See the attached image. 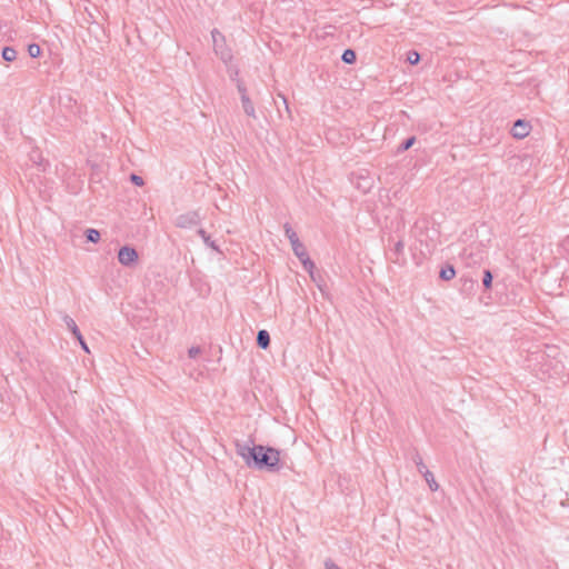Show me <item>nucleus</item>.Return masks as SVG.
I'll list each match as a JSON object with an SVG mask.
<instances>
[{
	"label": "nucleus",
	"instance_id": "nucleus-1",
	"mask_svg": "<svg viewBox=\"0 0 569 569\" xmlns=\"http://www.w3.org/2000/svg\"><path fill=\"white\" fill-rule=\"evenodd\" d=\"M236 453L250 469L278 472L282 468L281 451L264 445H256L253 439L234 441Z\"/></svg>",
	"mask_w": 569,
	"mask_h": 569
},
{
	"label": "nucleus",
	"instance_id": "nucleus-2",
	"mask_svg": "<svg viewBox=\"0 0 569 569\" xmlns=\"http://www.w3.org/2000/svg\"><path fill=\"white\" fill-rule=\"evenodd\" d=\"M284 234L290 241L291 248L296 257L300 260L303 268L311 272L315 268L313 261L310 259L305 244L299 240L297 232L292 229L290 223L286 222L283 224Z\"/></svg>",
	"mask_w": 569,
	"mask_h": 569
},
{
	"label": "nucleus",
	"instance_id": "nucleus-3",
	"mask_svg": "<svg viewBox=\"0 0 569 569\" xmlns=\"http://www.w3.org/2000/svg\"><path fill=\"white\" fill-rule=\"evenodd\" d=\"M139 254L136 248L123 246L118 251V261L124 267H132L138 262Z\"/></svg>",
	"mask_w": 569,
	"mask_h": 569
},
{
	"label": "nucleus",
	"instance_id": "nucleus-4",
	"mask_svg": "<svg viewBox=\"0 0 569 569\" xmlns=\"http://www.w3.org/2000/svg\"><path fill=\"white\" fill-rule=\"evenodd\" d=\"M201 221V217L197 210L181 213L176 218V227L181 229L192 228L198 226Z\"/></svg>",
	"mask_w": 569,
	"mask_h": 569
},
{
	"label": "nucleus",
	"instance_id": "nucleus-5",
	"mask_svg": "<svg viewBox=\"0 0 569 569\" xmlns=\"http://www.w3.org/2000/svg\"><path fill=\"white\" fill-rule=\"evenodd\" d=\"M237 89H238V92L240 93V99H241V103H242L244 113L248 117L256 118L254 106H253L252 101L250 100V98L247 93V88L242 81H240V80L237 81Z\"/></svg>",
	"mask_w": 569,
	"mask_h": 569
},
{
	"label": "nucleus",
	"instance_id": "nucleus-6",
	"mask_svg": "<svg viewBox=\"0 0 569 569\" xmlns=\"http://www.w3.org/2000/svg\"><path fill=\"white\" fill-rule=\"evenodd\" d=\"M211 36L213 40L214 52L220 57L222 61L227 62L228 60H230L232 57L230 51L223 49L222 43H219V41H224L223 34L218 29H213L211 31Z\"/></svg>",
	"mask_w": 569,
	"mask_h": 569
},
{
	"label": "nucleus",
	"instance_id": "nucleus-7",
	"mask_svg": "<svg viewBox=\"0 0 569 569\" xmlns=\"http://www.w3.org/2000/svg\"><path fill=\"white\" fill-rule=\"evenodd\" d=\"M459 291L465 296H473L478 288V279L468 274H462L459 278Z\"/></svg>",
	"mask_w": 569,
	"mask_h": 569
},
{
	"label": "nucleus",
	"instance_id": "nucleus-8",
	"mask_svg": "<svg viewBox=\"0 0 569 569\" xmlns=\"http://www.w3.org/2000/svg\"><path fill=\"white\" fill-rule=\"evenodd\" d=\"M62 319H63V322L66 323L67 328L71 331L72 336L80 343L81 349L84 352L90 353L89 347H88L83 336L81 335L76 321L68 315H64Z\"/></svg>",
	"mask_w": 569,
	"mask_h": 569
},
{
	"label": "nucleus",
	"instance_id": "nucleus-9",
	"mask_svg": "<svg viewBox=\"0 0 569 569\" xmlns=\"http://www.w3.org/2000/svg\"><path fill=\"white\" fill-rule=\"evenodd\" d=\"M530 124L526 120L518 119L515 121L512 128H511V134L513 138L517 139H523L526 138L530 132Z\"/></svg>",
	"mask_w": 569,
	"mask_h": 569
},
{
	"label": "nucleus",
	"instance_id": "nucleus-10",
	"mask_svg": "<svg viewBox=\"0 0 569 569\" xmlns=\"http://www.w3.org/2000/svg\"><path fill=\"white\" fill-rule=\"evenodd\" d=\"M257 346L261 349H268L270 346V335L267 330L261 329L257 333Z\"/></svg>",
	"mask_w": 569,
	"mask_h": 569
},
{
	"label": "nucleus",
	"instance_id": "nucleus-11",
	"mask_svg": "<svg viewBox=\"0 0 569 569\" xmlns=\"http://www.w3.org/2000/svg\"><path fill=\"white\" fill-rule=\"evenodd\" d=\"M456 277V269L452 264L446 263L441 267L439 278L443 281H449Z\"/></svg>",
	"mask_w": 569,
	"mask_h": 569
},
{
	"label": "nucleus",
	"instance_id": "nucleus-12",
	"mask_svg": "<svg viewBox=\"0 0 569 569\" xmlns=\"http://www.w3.org/2000/svg\"><path fill=\"white\" fill-rule=\"evenodd\" d=\"M197 233L202 238L206 246L217 252H221L219 246L216 243V241L211 240L210 236L207 234L204 229H198Z\"/></svg>",
	"mask_w": 569,
	"mask_h": 569
},
{
	"label": "nucleus",
	"instance_id": "nucleus-13",
	"mask_svg": "<svg viewBox=\"0 0 569 569\" xmlns=\"http://www.w3.org/2000/svg\"><path fill=\"white\" fill-rule=\"evenodd\" d=\"M422 476L425 477L430 490L437 491L439 488V485L437 483V481L433 477V473L431 471H429L428 469H426Z\"/></svg>",
	"mask_w": 569,
	"mask_h": 569
},
{
	"label": "nucleus",
	"instance_id": "nucleus-14",
	"mask_svg": "<svg viewBox=\"0 0 569 569\" xmlns=\"http://www.w3.org/2000/svg\"><path fill=\"white\" fill-rule=\"evenodd\" d=\"M416 142V137L411 136L405 139L397 148V153L405 152L409 150Z\"/></svg>",
	"mask_w": 569,
	"mask_h": 569
},
{
	"label": "nucleus",
	"instance_id": "nucleus-15",
	"mask_svg": "<svg viewBox=\"0 0 569 569\" xmlns=\"http://www.w3.org/2000/svg\"><path fill=\"white\" fill-rule=\"evenodd\" d=\"M2 58L4 61L12 62L17 59V51L12 47H4L2 49Z\"/></svg>",
	"mask_w": 569,
	"mask_h": 569
},
{
	"label": "nucleus",
	"instance_id": "nucleus-16",
	"mask_svg": "<svg viewBox=\"0 0 569 569\" xmlns=\"http://www.w3.org/2000/svg\"><path fill=\"white\" fill-rule=\"evenodd\" d=\"M84 236L87 238V241L92 242V243H97L100 240V237H101L99 230L93 229V228L87 229L84 231Z\"/></svg>",
	"mask_w": 569,
	"mask_h": 569
},
{
	"label": "nucleus",
	"instance_id": "nucleus-17",
	"mask_svg": "<svg viewBox=\"0 0 569 569\" xmlns=\"http://www.w3.org/2000/svg\"><path fill=\"white\" fill-rule=\"evenodd\" d=\"M341 60L348 64L355 63L357 60L356 51L352 49H346L341 56Z\"/></svg>",
	"mask_w": 569,
	"mask_h": 569
},
{
	"label": "nucleus",
	"instance_id": "nucleus-18",
	"mask_svg": "<svg viewBox=\"0 0 569 569\" xmlns=\"http://www.w3.org/2000/svg\"><path fill=\"white\" fill-rule=\"evenodd\" d=\"M403 249H405V243L402 240H398L396 243H395V247L392 249V253L395 254V258H391V260L393 262H398L399 261V256L403 253Z\"/></svg>",
	"mask_w": 569,
	"mask_h": 569
},
{
	"label": "nucleus",
	"instance_id": "nucleus-19",
	"mask_svg": "<svg viewBox=\"0 0 569 569\" xmlns=\"http://www.w3.org/2000/svg\"><path fill=\"white\" fill-rule=\"evenodd\" d=\"M492 279H493V276L491 273L490 270H485L483 271V277H482V284L485 287V289H490L491 286H492Z\"/></svg>",
	"mask_w": 569,
	"mask_h": 569
},
{
	"label": "nucleus",
	"instance_id": "nucleus-20",
	"mask_svg": "<svg viewBox=\"0 0 569 569\" xmlns=\"http://www.w3.org/2000/svg\"><path fill=\"white\" fill-rule=\"evenodd\" d=\"M28 53L31 58H38L41 56V48L37 43H30L28 46Z\"/></svg>",
	"mask_w": 569,
	"mask_h": 569
},
{
	"label": "nucleus",
	"instance_id": "nucleus-21",
	"mask_svg": "<svg viewBox=\"0 0 569 569\" xmlns=\"http://www.w3.org/2000/svg\"><path fill=\"white\" fill-rule=\"evenodd\" d=\"M413 461H415V463H416V466H417L418 471H419L421 475H423V472H425V470L427 469V467H426V465L423 463L422 458H421V456H420L419 453H416V455L413 456Z\"/></svg>",
	"mask_w": 569,
	"mask_h": 569
},
{
	"label": "nucleus",
	"instance_id": "nucleus-22",
	"mask_svg": "<svg viewBox=\"0 0 569 569\" xmlns=\"http://www.w3.org/2000/svg\"><path fill=\"white\" fill-rule=\"evenodd\" d=\"M407 60L410 64H417L420 61V54L417 51L411 50L407 54Z\"/></svg>",
	"mask_w": 569,
	"mask_h": 569
},
{
	"label": "nucleus",
	"instance_id": "nucleus-23",
	"mask_svg": "<svg viewBox=\"0 0 569 569\" xmlns=\"http://www.w3.org/2000/svg\"><path fill=\"white\" fill-rule=\"evenodd\" d=\"M130 181L137 186V187H142L144 184V180L141 176H138L136 173H131L130 174Z\"/></svg>",
	"mask_w": 569,
	"mask_h": 569
},
{
	"label": "nucleus",
	"instance_id": "nucleus-24",
	"mask_svg": "<svg viewBox=\"0 0 569 569\" xmlns=\"http://www.w3.org/2000/svg\"><path fill=\"white\" fill-rule=\"evenodd\" d=\"M200 352H201V348L200 347H191L188 350V355H189L190 358H196Z\"/></svg>",
	"mask_w": 569,
	"mask_h": 569
},
{
	"label": "nucleus",
	"instance_id": "nucleus-25",
	"mask_svg": "<svg viewBox=\"0 0 569 569\" xmlns=\"http://www.w3.org/2000/svg\"><path fill=\"white\" fill-rule=\"evenodd\" d=\"M325 567L326 569H341L339 566H337L335 562H332L331 560H327L325 562Z\"/></svg>",
	"mask_w": 569,
	"mask_h": 569
}]
</instances>
